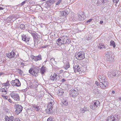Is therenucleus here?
<instances>
[{
    "instance_id": "f257e3e1",
    "label": "nucleus",
    "mask_w": 121,
    "mask_h": 121,
    "mask_svg": "<svg viewBox=\"0 0 121 121\" xmlns=\"http://www.w3.org/2000/svg\"><path fill=\"white\" fill-rule=\"evenodd\" d=\"M98 79L100 82L99 86L101 88L104 89L107 87L108 83L105 76L102 75H99Z\"/></svg>"
},
{
    "instance_id": "f03ea898",
    "label": "nucleus",
    "mask_w": 121,
    "mask_h": 121,
    "mask_svg": "<svg viewBox=\"0 0 121 121\" xmlns=\"http://www.w3.org/2000/svg\"><path fill=\"white\" fill-rule=\"evenodd\" d=\"M29 71L30 74L36 76L38 75V73L39 72V70L37 68H31L29 70Z\"/></svg>"
},
{
    "instance_id": "7ed1b4c3",
    "label": "nucleus",
    "mask_w": 121,
    "mask_h": 121,
    "mask_svg": "<svg viewBox=\"0 0 121 121\" xmlns=\"http://www.w3.org/2000/svg\"><path fill=\"white\" fill-rule=\"evenodd\" d=\"M105 56L107 61L112 62L113 60V58L112 57L111 52V51L107 52L105 53Z\"/></svg>"
},
{
    "instance_id": "20e7f679",
    "label": "nucleus",
    "mask_w": 121,
    "mask_h": 121,
    "mask_svg": "<svg viewBox=\"0 0 121 121\" xmlns=\"http://www.w3.org/2000/svg\"><path fill=\"white\" fill-rule=\"evenodd\" d=\"M100 104L98 101H95L90 105V108L92 109H94L99 106Z\"/></svg>"
},
{
    "instance_id": "39448f33",
    "label": "nucleus",
    "mask_w": 121,
    "mask_h": 121,
    "mask_svg": "<svg viewBox=\"0 0 121 121\" xmlns=\"http://www.w3.org/2000/svg\"><path fill=\"white\" fill-rule=\"evenodd\" d=\"M11 96L15 100L18 101L19 100V96L16 93L12 92L10 94Z\"/></svg>"
},
{
    "instance_id": "423d86ee",
    "label": "nucleus",
    "mask_w": 121,
    "mask_h": 121,
    "mask_svg": "<svg viewBox=\"0 0 121 121\" xmlns=\"http://www.w3.org/2000/svg\"><path fill=\"white\" fill-rule=\"evenodd\" d=\"M77 89L71 90L70 91V96L73 98H75L78 95Z\"/></svg>"
},
{
    "instance_id": "0eeeda50",
    "label": "nucleus",
    "mask_w": 121,
    "mask_h": 121,
    "mask_svg": "<svg viewBox=\"0 0 121 121\" xmlns=\"http://www.w3.org/2000/svg\"><path fill=\"white\" fill-rule=\"evenodd\" d=\"M58 74L54 73L52 75L50 76V78L49 80H51L52 81H56L58 79Z\"/></svg>"
},
{
    "instance_id": "6e6552de",
    "label": "nucleus",
    "mask_w": 121,
    "mask_h": 121,
    "mask_svg": "<svg viewBox=\"0 0 121 121\" xmlns=\"http://www.w3.org/2000/svg\"><path fill=\"white\" fill-rule=\"evenodd\" d=\"M16 110L15 111L18 114L20 113L22 111V107L20 105H16Z\"/></svg>"
},
{
    "instance_id": "1a4fd4ad",
    "label": "nucleus",
    "mask_w": 121,
    "mask_h": 121,
    "mask_svg": "<svg viewBox=\"0 0 121 121\" xmlns=\"http://www.w3.org/2000/svg\"><path fill=\"white\" fill-rule=\"evenodd\" d=\"M107 121H118V120L116 116L114 117L112 116L107 118Z\"/></svg>"
},
{
    "instance_id": "9d476101",
    "label": "nucleus",
    "mask_w": 121,
    "mask_h": 121,
    "mask_svg": "<svg viewBox=\"0 0 121 121\" xmlns=\"http://www.w3.org/2000/svg\"><path fill=\"white\" fill-rule=\"evenodd\" d=\"M75 56L78 59L82 60L83 59V54L81 53H78L75 55Z\"/></svg>"
},
{
    "instance_id": "9b49d317",
    "label": "nucleus",
    "mask_w": 121,
    "mask_h": 121,
    "mask_svg": "<svg viewBox=\"0 0 121 121\" xmlns=\"http://www.w3.org/2000/svg\"><path fill=\"white\" fill-rule=\"evenodd\" d=\"M15 55V52L12 51L11 52H10L9 53H7L6 56L8 57L9 58H11L14 57Z\"/></svg>"
},
{
    "instance_id": "f8f14e48",
    "label": "nucleus",
    "mask_w": 121,
    "mask_h": 121,
    "mask_svg": "<svg viewBox=\"0 0 121 121\" xmlns=\"http://www.w3.org/2000/svg\"><path fill=\"white\" fill-rule=\"evenodd\" d=\"M65 44H67L68 43V42L69 41L67 37L66 36H64L61 37H60Z\"/></svg>"
},
{
    "instance_id": "ddd939ff",
    "label": "nucleus",
    "mask_w": 121,
    "mask_h": 121,
    "mask_svg": "<svg viewBox=\"0 0 121 121\" xmlns=\"http://www.w3.org/2000/svg\"><path fill=\"white\" fill-rule=\"evenodd\" d=\"M32 58L33 60H34L35 61H38L40 60H42V56L40 55H39L37 56H34L32 57Z\"/></svg>"
},
{
    "instance_id": "4468645a",
    "label": "nucleus",
    "mask_w": 121,
    "mask_h": 121,
    "mask_svg": "<svg viewBox=\"0 0 121 121\" xmlns=\"http://www.w3.org/2000/svg\"><path fill=\"white\" fill-rule=\"evenodd\" d=\"M54 101L53 99H51L50 100V102L48 105L47 108H53L54 104Z\"/></svg>"
},
{
    "instance_id": "2eb2a0df",
    "label": "nucleus",
    "mask_w": 121,
    "mask_h": 121,
    "mask_svg": "<svg viewBox=\"0 0 121 121\" xmlns=\"http://www.w3.org/2000/svg\"><path fill=\"white\" fill-rule=\"evenodd\" d=\"M69 9H67L64 11H62L60 12L61 15L62 16H66L69 13Z\"/></svg>"
},
{
    "instance_id": "dca6fc26",
    "label": "nucleus",
    "mask_w": 121,
    "mask_h": 121,
    "mask_svg": "<svg viewBox=\"0 0 121 121\" xmlns=\"http://www.w3.org/2000/svg\"><path fill=\"white\" fill-rule=\"evenodd\" d=\"M22 40L26 42H28L30 39V37H29V38L26 37L24 35H22Z\"/></svg>"
},
{
    "instance_id": "f3484780",
    "label": "nucleus",
    "mask_w": 121,
    "mask_h": 121,
    "mask_svg": "<svg viewBox=\"0 0 121 121\" xmlns=\"http://www.w3.org/2000/svg\"><path fill=\"white\" fill-rule=\"evenodd\" d=\"M46 68L45 67L42 66L41 67L40 69V72L42 75H43L46 72Z\"/></svg>"
},
{
    "instance_id": "a211bd4d",
    "label": "nucleus",
    "mask_w": 121,
    "mask_h": 121,
    "mask_svg": "<svg viewBox=\"0 0 121 121\" xmlns=\"http://www.w3.org/2000/svg\"><path fill=\"white\" fill-rule=\"evenodd\" d=\"M116 74L115 71H112L109 72L108 73V75L109 77H113L116 76Z\"/></svg>"
},
{
    "instance_id": "6ab92c4d",
    "label": "nucleus",
    "mask_w": 121,
    "mask_h": 121,
    "mask_svg": "<svg viewBox=\"0 0 121 121\" xmlns=\"http://www.w3.org/2000/svg\"><path fill=\"white\" fill-rule=\"evenodd\" d=\"M62 40L61 39V38H59L56 41L58 45H61L63 44H65L62 41Z\"/></svg>"
},
{
    "instance_id": "aec40b11",
    "label": "nucleus",
    "mask_w": 121,
    "mask_h": 121,
    "mask_svg": "<svg viewBox=\"0 0 121 121\" xmlns=\"http://www.w3.org/2000/svg\"><path fill=\"white\" fill-rule=\"evenodd\" d=\"M7 88L5 87L2 88L0 90L1 94L4 95H6L7 94Z\"/></svg>"
},
{
    "instance_id": "412c9836",
    "label": "nucleus",
    "mask_w": 121,
    "mask_h": 121,
    "mask_svg": "<svg viewBox=\"0 0 121 121\" xmlns=\"http://www.w3.org/2000/svg\"><path fill=\"white\" fill-rule=\"evenodd\" d=\"M57 93L58 95H62L64 93V91L60 88L57 91Z\"/></svg>"
},
{
    "instance_id": "4be33fe9",
    "label": "nucleus",
    "mask_w": 121,
    "mask_h": 121,
    "mask_svg": "<svg viewBox=\"0 0 121 121\" xmlns=\"http://www.w3.org/2000/svg\"><path fill=\"white\" fill-rule=\"evenodd\" d=\"M5 121H13L14 117L13 116H11L9 117H7L5 118Z\"/></svg>"
},
{
    "instance_id": "5701e85b",
    "label": "nucleus",
    "mask_w": 121,
    "mask_h": 121,
    "mask_svg": "<svg viewBox=\"0 0 121 121\" xmlns=\"http://www.w3.org/2000/svg\"><path fill=\"white\" fill-rule=\"evenodd\" d=\"M53 108H47L46 109V111L48 114L52 113L53 112Z\"/></svg>"
},
{
    "instance_id": "b1692460",
    "label": "nucleus",
    "mask_w": 121,
    "mask_h": 121,
    "mask_svg": "<svg viewBox=\"0 0 121 121\" xmlns=\"http://www.w3.org/2000/svg\"><path fill=\"white\" fill-rule=\"evenodd\" d=\"M52 5V4L49 2V1L48 0L46 2L45 7L47 8L48 7L50 8L51 7Z\"/></svg>"
},
{
    "instance_id": "393cba45",
    "label": "nucleus",
    "mask_w": 121,
    "mask_h": 121,
    "mask_svg": "<svg viewBox=\"0 0 121 121\" xmlns=\"http://www.w3.org/2000/svg\"><path fill=\"white\" fill-rule=\"evenodd\" d=\"M33 107L34 108V109L37 111L40 110L41 109V107L38 106H34Z\"/></svg>"
},
{
    "instance_id": "a878e982",
    "label": "nucleus",
    "mask_w": 121,
    "mask_h": 121,
    "mask_svg": "<svg viewBox=\"0 0 121 121\" xmlns=\"http://www.w3.org/2000/svg\"><path fill=\"white\" fill-rule=\"evenodd\" d=\"M15 86H20L21 83L19 81V80L17 79H16V81L15 82Z\"/></svg>"
},
{
    "instance_id": "bb28decb",
    "label": "nucleus",
    "mask_w": 121,
    "mask_h": 121,
    "mask_svg": "<svg viewBox=\"0 0 121 121\" xmlns=\"http://www.w3.org/2000/svg\"><path fill=\"white\" fill-rule=\"evenodd\" d=\"M79 65H76L75 66H74L73 68L74 72L75 73H76L77 71V70L79 68Z\"/></svg>"
},
{
    "instance_id": "cd10ccee",
    "label": "nucleus",
    "mask_w": 121,
    "mask_h": 121,
    "mask_svg": "<svg viewBox=\"0 0 121 121\" xmlns=\"http://www.w3.org/2000/svg\"><path fill=\"white\" fill-rule=\"evenodd\" d=\"M70 67V65L69 63L68 62H66L65 66V68L66 69H67Z\"/></svg>"
},
{
    "instance_id": "c85d7f7f",
    "label": "nucleus",
    "mask_w": 121,
    "mask_h": 121,
    "mask_svg": "<svg viewBox=\"0 0 121 121\" xmlns=\"http://www.w3.org/2000/svg\"><path fill=\"white\" fill-rule=\"evenodd\" d=\"M32 36L35 39H37L38 37V34L35 33H34V34H33V35Z\"/></svg>"
},
{
    "instance_id": "c756f323",
    "label": "nucleus",
    "mask_w": 121,
    "mask_h": 121,
    "mask_svg": "<svg viewBox=\"0 0 121 121\" xmlns=\"http://www.w3.org/2000/svg\"><path fill=\"white\" fill-rule=\"evenodd\" d=\"M110 45L112 46L114 48H115L116 47V45L115 44V43L112 40H111V41L110 42Z\"/></svg>"
},
{
    "instance_id": "7c9ffc66",
    "label": "nucleus",
    "mask_w": 121,
    "mask_h": 121,
    "mask_svg": "<svg viewBox=\"0 0 121 121\" xmlns=\"http://www.w3.org/2000/svg\"><path fill=\"white\" fill-rule=\"evenodd\" d=\"M99 91V90L98 89H95L94 90L93 92L95 94H98Z\"/></svg>"
},
{
    "instance_id": "2f4dec72",
    "label": "nucleus",
    "mask_w": 121,
    "mask_h": 121,
    "mask_svg": "<svg viewBox=\"0 0 121 121\" xmlns=\"http://www.w3.org/2000/svg\"><path fill=\"white\" fill-rule=\"evenodd\" d=\"M35 9L37 10H38L39 9H40L42 8L39 5H37L36 6L35 5Z\"/></svg>"
},
{
    "instance_id": "473e14b6",
    "label": "nucleus",
    "mask_w": 121,
    "mask_h": 121,
    "mask_svg": "<svg viewBox=\"0 0 121 121\" xmlns=\"http://www.w3.org/2000/svg\"><path fill=\"white\" fill-rule=\"evenodd\" d=\"M15 81L16 79L14 80H12L11 82V84L12 86H15Z\"/></svg>"
},
{
    "instance_id": "72a5a7b5",
    "label": "nucleus",
    "mask_w": 121,
    "mask_h": 121,
    "mask_svg": "<svg viewBox=\"0 0 121 121\" xmlns=\"http://www.w3.org/2000/svg\"><path fill=\"white\" fill-rule=\"evenodd\" d=\"M25 25L23 24H21L20 26V28L22 29H24L25 28Z\"/></svg>"
},
{
    "instance_id": "f704fd0d",
    "label": "nucleus",
    "mask_w": 121,
    "mask_h": 121,
    "mask_svg": "<svg viewBox=\"0 0 121 121\" xmlns=\"http://www.w3.org/2000/svg\"><path fill=\"white\" fill-rule=\"evenodd\" d=\"M93 19L92 18L90 19L87 21L85 22V24L86 25H88L89 24V23L91 21H92Z\"/></svg>"
},
{
    "instance_id": "c9c22d12",
    "label": "nucleus",
    "mask_w": 121,
    "mask_h": 121,
    "mask_svg": "<svg viewBox=\"0 0 121 121\" xmlns=\"http://www.w3.org/2000/svg\"><path fill=\"white\" fill-rule=\"evenodd\" d=\"M63 104L65 106H67L68 104V102L66 100H65L63 102Z\"/></svg>"
},
{
    "instance_id": "e433bc0d",
    "label": "nucleus",
    "mask_w": 121,
    "mask_h": 121,
    "mask_svg": "<svg viewBox=\"0 0 121 121\" xmlns=\"http://www.w3.org/2000/svg\"><path fill=\"white\" fill-rule=\"evenodd\" d=\"M27 30L32 35H33V34H34V33L33 31L31 30H30L28 29Z\"/></svg>"
},
{
    "instance_id": "4c0bfd02",
    "label": "nucleus",
    "mask_w": 121,
    "mask_h": 121,
    "mask_svg": "<svg viewBox=\"0 0 121 121\" xmlns=\"http://www.w3.org/2000/svg\"><path fill=\"white\" fill-rule=\"evenodd\" d=\"M48 0L52 4L55 2V0Z\"/></svg>"
},
{
    "instance_id": "58836bf2",
    "label": "nucleus",
    "mask_w": 121,
    "mask_h": 121,
    "mask_svg": "<svg viewBox=\"0 0 121 121\" xmlns=\"http://www.w3.org/2000/svg\"><path fill=\"white\" fill-rule=\"evenodd\" d=\"M26 3V1H24L22 3H21L20 4H18V6H21L23 5Z\"/></svg>"
},
{
    "instance_id": "ea45409f",
    "label": "nucleus",
    "mask_w": 121,
    "mask_h": 121,
    "mask_svg": "<svg viewBox=\"0 0 121 121\" xmlns=\"http://www.w3.org/2000/svg\"><path fill=\"white\" fill-rule=\"evenodd\" d=\"M2 96L4 99L8 100V97L7 96L2 95Z\"/></svg>"
},
{
    "instance_id": "a19ab883",
    "label": "nucleus",
    "mask_w": 121,
    "mask_h": 121,
    "mask_svg": "<svg viewBox=\"0 0 121 121\" xmlns=\"http://www.w3.org/2000/svg\"><path fill=\"white\" fill-rule=\"evenodd\" d=\"M61 1L62 0H59L56 3V4L57 5H59L61 2Z\"/></svg>"
},
{
    "instance_id": "79ce46f5",
    "label": "nucleus",
    "mask_w": 121,
    "mask_h": 121,
    "mask_svg": "<svg viewBox=\"0 0 121 121\" xmlns=\"http://www.w3.org/2000/svg\"><path fill=\"white\" fill-rule=\"evenodd\" d=\"M99 46H102L103 47V48H105L104 45L103 43H100L99 44Z\"/></svg>"
},
{
    "instance_id": "37998d69",
    "label": "nucleus",
    "mask_w": 121,
    "mask_h": 121,
    "mask_svg": "<svg viewBox=\"0 0 121 121\" xmlns=\"http://www.w3.org/2000/svg\"><path fill=\"white\" fill-rule=\"evenodd\" d=\"M103 0H98L97 3H99L100 4L103 3Z\"/></svg>"
},
{
    "instance_id": "c03bdc74",
    "label": "nucleus",
    "mask_w": 121,
    "mask_h": 121,
    "mask_svg": "<svg viewBox=\"0 0 121 121\" xmlns=\"http://www.w3.org/2000/svg\"><path fill=\"white\" fill-rule=\"evenodd\" d=\"M55 61V59L53 58H51L50 59V61L52 63H53Z\"/></svg>"
},
{
    "instance_id": "a18cd8bd",
    "label": "nucleus",
    "mask_w": 121,
    "mask_h": 121,
    "mask_svg": "<svg viewBox=\"0 0 121 121\" xmlns=\"http://www.w3.org/2000/svg\"><path fill=\"white\" fill-rule=\"evenodd\" d=\"M82 68L80 67H79V68L77 70V72H81V70Z\"/></svg>"
},
{
    "instance_id": "49530a36",
    "label": "nucleus",
    "mask_w": 121,
    "mask_h": 121,
    "mask_svg": "<svg viewBox=\"0 0 121 121\" xmlns=\"http://www.w3.org/2000/svg\"><path fill=\"white\" fill-rule=\"evenodd\" d=\"M119 0H113V1L114 3H115L117 4Z\"/></svg>"
},
{
    "instance_id": "de8ad7c7",
    "label": "nucleus",
    "mask_w": 121,
    "mask_h": 121,
    "mask_svg": "<svg viewBox=\"0 0 121 121\" xmlns=\"http://www.w3.org/2000/svg\"><path fill=\"white\" fill-rule=\"evenodd\" d=\"M52 117H50L47 119V121H53L52 120Z\"/></svg>"
},
{
    "instance_id": "09e8293b",
    "label": "nucleus",
    "mask_w": 121,
    "mask_h": 121,
    "mask_svg": "<svg viewBox=\"0 0 121 121\" xmlns=\"http://www.w3.org/2000/svg\"><path fill=\"white\" fill-rule=\"evenodd\" d=\"M14 121H21L19 118H17L14 119Z\"/></svg>"
},
{
    "instance_id": "8fccbe9b",
    "label": "nucleus",
    "mask_w": 121,
    "mask_h": 121,
    "mask_svg": "<svg viewBox=\"0 0 121 121\" xmlns=\"http://www.w3.org/2000/svg\"><path fill=\"white\" fill-rule=\"evenodd\" d=\"M5 84L7 86H9V81H8L6 83H5Z\"/></svg>"
},
{
    "instance_id": "3c124183",
    "label": "nucleus",
    "mask_w": 121,
    "mask_h": 121,
    "mask_svg": "<svg viewBox=\"0 0 121 121\" xmlns=\"http://www.w3.org/2000/svg\"><path fill=\"white\" fill-rule=\"evenodd\" d=\"M8 101L10 103H12V101L11 100V99H8Z\"/></svg>"
},
{
    "instance_id": "603ef678",
    "label": "nucleus",
    "mask_w": 121,
    "mask_h": 121,
    "mask_svg": "<svg viewBox=\"0 0 121 121\" xmlns=\"http://www.w3.org/2000/svg\"><path fill=\"white\" fill-rule=\"evenodd\" d=\"M91 38V36H88V37H87V40H89Z\"/></svg>"
},
{
    "instance_id": "864d4df0",
    "label": "nucleus",
    "mask_w": 121,
    "mask_h": 121,
    "mask_svg": "<svg viewBox=\"0 0 121 121\" xmlns=\"http://www.w3.org/2000/svg\"><path fill=\"white\" fill-rule=\"evenodd\" d=\"M7 19H9V21H10L12 20V18L11 17H9Z\"/></svg>"
},
{
    "instance_id": "5fc2aeb1",
    "label": "nucleus",
    "mask_w": 121,
    "mask_h": 121,
    "mask_svg": "<svg viewBox=\"0 0 121 121\" xmlns=\"http://www.w3.org/2000/svg\"><path fill=\"white\" fill-rule=\"evenodd\" d=\"M87 107H86V108H84V111H86L88 109H87Z\"/></svg>"
},
{
    "instance_id": "6e6d98bb",
    "label": "nucleus",
    "mask_w": 121,
    "mask_h": 121,
    "mask_svg": "<svg viewBox=\"0 0 121 121\" xmlns=\"http://www.w3.org/2000/svg\"><path fill=\"white\" fill-rule=\"evenodd\" d=\"M66 80L64 78L62 79L61 80V82H64Z\"/></svg>"
},
{
    "instance_id": "4d7b16f0",
    "label": "nucleus",
    "mask_w": 121,
    "mask_h": 121,
    "mask_svg": "<svg viewBox=\"0 0 121 121\" xmlns=\"http://www.w3.org/2000/svg\"><path fill=\"white\" fill-rule=\"evenodd\" d=\"M95 84L97 86H98V85H99V82H97V81H96L95 82Z\"/></svg>"
},
{
    "instance_id": "13d9d810",
    "label": "nucleus",
    "mask_w": 121,
    "mask_h": 121,
    "mask_svg": "<svg viewBox=\"0 0 121 121\" xmlns=\"http://www.w3.org/2000/svg\"><path fill=\"white\" fill-rule=\"evenodd\" d=\"M98 48L100 49H102L103 48V47H102L101 46H98Z\"/></svg>"
},
{
    "instance_id": "bf43d9fd",
    "label": "nucleus",
    "mask_w": 121,
    "mask_h": 121,
    "mask_svg": "<svg viewBox=\"0 0 121 121\" xmlns=\"http://www.w3.org/2000/svg\"><path fill=\"white\" fill-rule=\"evenodd\" d=\"M103 3H104L107 2V0H103Z\"/></svg>"
},
{
    "instance_id": "052dcab7",
    "label": "nucleus",
    "mask_w": 121,
    "mask_h": 121,
    "mask_svg": "<svg viewBox=\"0 0 121 121\" xmlns=\"http://www.w3.org/2000/svg\"><path fill=\"white\" fill-rule=\"evenodd\" d=\"M103 22V21H100V23L102 24Z\"/></svg>"
},
{
    "instance_id": "680f3d73",
    "label": "nucleus",
    "mask_w": 121,
    "mask_h": 121,
    "mask_svg": "<svg viewBox=\"0 0 121 121\" xmlns=\"http://www.w3.org/2000/svg\"><path fill=\"white\" fill-rule=\"evenodd\" d=\"M78 17H79V18H82V16L80 15H79V16H78Z\"/></svg>"
},
{
    "instance_id": "e2e57ef3",
    "label": "nucleus",
    "mask_w": 121,
    "mask_h": 121,
    "mask_svg": "<svg viewBox=\"0 0 121 121\" xmlns=\"http://www.w3.org/2000/svg\"><path fill=\"white\" fill-rule=\"evenodd\" d=\"M4 8L2 7H0V10H2L4 9Z\"/></svg>"
},
{
    "instance_id": "0e129e2a",
    "label": "nucleus",
    "mask_w": 121,
    "mask_h": 121,
    "mask_svg": "<svg viewBox=\"0 0 121 121\" xmlns=\"http://www.w3.org/2000/svg\"><path fill=\"white\" fill-rule=\"evenodd\" d=\"M25 64L24 63L22 62L21 63V65H24Z\"/></svg>"
},
{
    "instance_id": "69168bd1",
    "label": "nucleus",
    "mask_w": 121,
    "mask_h": 121,
    "mask_svg": "<svg viewBox=\"0 0 121 121\" xmlns=\"http://www.w3.org/2000/svg\"><path fill=\"white\" fill-rule=\"evenodd\" d=\"M118 99H119V100L121 101V97L118 98Z\"/></svg>"
},
{
    "instance_id": "338daca9",
    "label": "nucleus",
    "mask_w": 121,
    "mask_h": 121,
    "mask_svg": "<svg viewBox=\"0 0 121 121\" xmlns=\"http://www.w3.org/2000/svg\"><path fill=\"white\" fill-rule=\"evenodd\" d=\"M112 93L113 94H114L115 93V91H112Z\"/></svg>"
},
{
    "instance_id": "774afa93",
    "label": "nucleus",
    "mask_w": 121,
    "mask_h": 121,
    "mask_svg": "<svg viewBox=\"0 0 121 121\" xmlns=\"http://www.w3.org/2000/svg\"><path fill=\"white\" fill-rule=\"evenodd\" d=\"M46 46H42V48H46Z\"/></svg>"
}]
</instances>
